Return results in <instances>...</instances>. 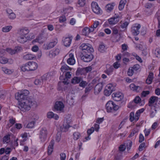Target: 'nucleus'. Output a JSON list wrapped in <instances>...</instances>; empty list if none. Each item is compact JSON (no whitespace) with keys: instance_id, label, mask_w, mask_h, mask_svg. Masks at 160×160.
I'll return each instance as SVG.
<instances>
[{"instance_id":"f257e3e1","label":"nucleus","mask_w":160,"mask_h":160,"mask_svg":"<svg viewBox=\"0 0 160 160\" xmlns=\"http://www.w3.org/2000/svg\"><path fill=\"white\" fill-rule=\"evenodd\" d=\"M37 106V102L33 99L29 98L21 101L18 108L21 111L25 112L30 110L32 107L36 108Z\"/></svg>"},{"instance_id":"f03ea898","label":"nucleus","mask_w":160,"mask_h":160,"mask_svg":"<svg viewBox=\"0 0 160 160\" xmlns=\"http://www.w3.org/2000/svg\"><path fill=\"white\" fill-rule=\"evenodd\" d=\"M106 108L108 112H113L117 110L119 107L112 101H109L106 104Z\"/></svg>"},{"instance_id":"7ed1b4c3","label":"nucleus","mask_w":160,"mask_h":160,"mask_svg":"<svg viewBox=\"0 0 160 160\" xmlns=\"http://www.w3.org/2000/svg\"><path fill=\"white\" fill-rule=\"evenodd\" d=\"M22 50V48L21 46H17L15 47L14 49H12L11 48H7L6 51L9 53L13 55L19 53Z\"/></svg>"},{"instance_id":"20e7f679","label":"nucleus","mask_w":160,"mask_h":160,"mask_svg":"<svg viewBox=\"0 0 160 160\" xmlns=\"http://www.w3.org/2000/svg\"><path fill=\"white\" fill-rule=\"evenodd\" d=\"M90 70V66H88L85 68H78L76 72L77 75H86Z\"/></svg>"},{"instance_id":"39448f33","label":"nucleus","mask_w":160,"mask_h":160,"mask_svg":"<svg viewBox=\"0 0 160 160\" xmlns=\"http://www.w3.org/2000/svg\"><path fill=\"white\" fill-rule=\"evenodd\" d=\"M140 28L141 25L140 24L136 23L134 24L131 28L132 34L134 35H138L140 33Z\"/></svg>"},{"instance_id":"423d86ee","label":"nucleus","mask_w":160,"mask_h":160,"mask_svg":"<svg viewBox=\"0 0 160 160\" xmlns=\"http://www.w3.org/2000/svg\"><path fill=\"white\" fill-rule=\"evenodd\" d=\"M64 105L63 102L60 101H57L54 105L55 109L60 112H63Z\"/></svg>"},{"instance_id":"0eeeda50","label":"nucleus","mask_w":160,"mask_h":160,"mask_svg":"<svg viewBox=\"0 0 160 160\" xmlns=\"http://www.w3.org/2000/svg\"><path fill=\"white\" fill-rule=\"evenodd\" d=\"M140 114L138 111L136 112L135 115L134 113L133 112H132L130 113L129 115V120L131 122H132L134 121L135 122L137 121L139 119Z\"/></svg>"},{"instance_id":"6e6552de","label":"nucleus","mask_w":160,"mask_h":160,"mask_svg":"<svg viewBox=\"0 0 160 160\" xmlns=\"http://www.w3.org/2000/svg\"><path fill=\"white\" fill-rule=\"evenodd\" d=\"M112 97L113 99L116 101H121L123 98V95L121 92H115L112 94Z\"/></svg>"},{"instance_id":"1a4fd4ad","label":"nucleus","mask_w":160,"mask_h":160,"mask_svg":"<svg viewBox=\"0 0 160 160\" xmlns=\"http://www.w3.org/2000/svg\"><path fill=\"white\" fill-rule=\"evenodd\" d=\"M47 134L46 129L45 128H42L40 131L39 138L42 142L44 141L46 139Z\"/></svg>"},{"instance_id":"9d476101","label":"nucleus","mask_w":160,"mask_h":160,"mask_svg":"<svg viewBox=\"0 0 160 160\" xmlns=\"http://www.w3.org/2000/svg\"><path fill=\"white\" fill-rule=\"evenodd\" d=\"M58 43V40L57 39H54L52 42L49 43L44 44V48L46 50L49 49L55 46Z\"/></svg>"},{"instance_id":"9b49d317","label":"nucleus","mask_w":160,"mask_h":160,"mask_svg":"<svg viewBox=\"0 0 160 160\" xmlns=\"http://www.w3.org/2000/svg\"><path fill=\"white\" fill-rule=\"evenodd\" d=\"M32 38H30V37L19 35L17 38V41L19 43H24Z\"/></svg>"},{"instance_id":"f8f14e48","label":"nucleus","mask_w":160,"mask_h":160,"mask_svg":"<svg viewBox=\"0 0 160 160\" xmlns=\"http://www.w3.org/2000/svg\"><path fill=\"white\" fill-rule=\"evenodd\" d=\"M29 32V31L28 29L27 28H22L18 30V35L30 37L28 35Z\"/></svg>"},{"instance_id":"ddd939ff","label":"nucleus","mask_w":160,"mask_h":160,"mask_svg":"<svg viewBox=\"0 0 160 160\" xmlns=\"http://www.w3.org/2000/svg\"><path fill=\"white\" fill-rule=\"evenodd\" d=\"M118 15L114 16L108 20V22L110 25H114L116 24L119 21Z\"/></svg>"},{"instance_id":"4468645a","label":"nucleus","mask_w":160,"mask_h":160,"mask_svg":"<svg viewBox=\"0 0 160 160\" xmlns=\"http://www.w3.org/2000/svg\"><path fill=\"white\" fill-rule=\"evenodd\" d=\"M72 39V36L63 38L62 40L64 45L67 47L69 46L71 44Z\"/></svg>"},{"instance_id":"2eb2a0df","label":"nucleus","mask_w":160,"mask_h":160,"mask_svg":"<svg viewBox=\"0 0 160 160\" xmlns=\"http://www.w3.org/2000/svg\"><path fill=\"white\" fill-rule=\"evenodd\" d=\"M158 97L154 96H152L149 98L148 102V106L151 107V109H152L153 108L155 107L152 104L154 103L156 101H158Z\"/></svg>"},{"instance_id":"dca6fc26","label":"nucleus","mask_w":160,"mask_h":160,"mask_svg":"<svg viewBox=\"0 0 160 160\" xmlns=\"http://www.w3.org/2000/svg\"><path fill=\"white\" fill-rule=\"evenodd\" d=\"M103 87L102 83H99L97 84L94 89V93L95 95L98 94L102 90Z\"/></svg>"},{"instance_id":"f3484780","label":"nucleus","mask_w":160,"mask_h":160,"mask_svg":"<svg viewBox=\"0 0 160 160\" xmlns=\"http://www.w3.org/2000/svg\"><path fill=\"white\" fill-rule=\"evenodd\" d=\"M129 87L131 90L137 92H139L141 91L142 89V88L141 87L136 86L133 83L130 84Z\"/></svg>"},{"instance_id":"a211bd4d","label":"nucleus","mask_w":160,"mask_h":160,"mask_svg":"<svg viewBox=\"0 0 160 160\" xmlns=\"http://www.w3.org/2000/svg\"><path fill=\"white\" fill-rule=\"evenodd\" d=\"M28 63L30 71H34L37 68L38 65L36 62L33 61H30Z\"/></svg>"},{"instance_id":"6ab92c4d","label":"nucleus","mask_w":160,"mask_h":160,"mask_svg":"<svg viewBox=\"0 0 160 160\" xmlns=\"http://www.w3.org/2000/svg\"><path fill=\"white\" fill-rule=\"evenodd\" d=\"M69 58L67 60L68 64L71 65H74L75 62V61L74 57V55L72 53L69 54Z\"/></svg>"},{"instance_id":"aec40b11","label":"nucleus","mask_w":160,"mask_h":160,"mask_svg":"<svg viewBox=\"0 0 160 160\" xmlns=\"http://www.w3.org/2000/svg\"><path fill=\"white\" fill-rule=\"evenodd\" d=\"M54 143V140H52L49 143L48 148V155H51L53 151V146Z\"/></svg>"},{"instance_id":"412c9836","label":"nucleus","mask_w":160,"mask_h":160,"mask_svg":"<svg viewBox=\"0 0 160 160\" xmlns=\"http://www.w3.org/2000/svg\"><path fill=\"white\" fill-rule=\"evenodd\" d=\"M59 52V50L58 49L56 48L55 50H51L49 53V56L52 58L55 57L56 55H58Z\"/></svg>"},{"instance_id":"4be33fe9","label":"nucleus","mask_w":160,"mask_h":160,"mask_svg":"<svg viewBox=\"0 0 160 160\" xmlns=\"http://www.w3.org/2000/svg\"><path fill=\"white\" fill-rule=\"evenodd\" d=\"M80 48L82 50H86L89 53L90 51V47L89 44H87L86 43H83L81 44L80 47Z\"/></svg>"},{"instance_id":"5701e85b","label":"nucleus","mask_w":160,"mask_h":160,"mask_svg":"<svg viewBox=\"0 0 160 160\" xmlns=\"http://www.w3.org/2000/svg\"><path fill=\"white\" fill-rule=\"evenodd\" d=\"M35 58L36 56L30 53L26 54L23 57V59L26 60H32Z\"/></svg>"},{"instance_id":"b1692460","label":"nucleus","mask_w":160,"mask_h":160,"mask_svg":"<svg viewBox=\"0 0 160 160\" xmlns=\"http://www.w3.org/2000/svg\"><path fill=\"white\" fill-rule=\"evenodd\" d=\"M16 98L18 101H22L25 100L27 98L22 94L20 92H18L17 93L16 95Z\"/></svg>"},{"instance_id":"393cba45","label":"nucleus","mask_w":160,"mask_h":160,"mask_svg":"<svg viewBox=\"0 0 160 160\" xmlns=\"http://www.w3.org/2000/svg\"><path fill=\"white\" fill-rule=\"evenodd\" d=\"M113 68L112 66H107V69L105 72L108 75H110L113 71Z\"/></svg>"},{"instance_id":"a878e982","label":"nucleus","mask_w":160,"mask_h":160,"mask_svg":"<svg viewBox=\"0 0 160 160\" xmlns=\"http://www.w3.org/2000/svg\"><path fill=\"white\" fill-rule=\"evenodd\" d=\"M28 66V63L27 62L25 64L22 65L20 67V68L22 71L24 72L30 71V70Z\"/></svg>"},{"instance_id":"bb28decb","label":"nucleus","mask_w":160,"mask_h":160,"mask_svg":"<svg viewBox=\"0 0 160 160\" xmlns=\"http://www.w3.org/2000/svg\"><path fill=\"white\" fill-rule=\"evenodd\" d=\"M90 32V29L87 27L84 28L82 32V34L85 36H88Z\"/></svg>"},{"instance_id":"cd10ccee","label":"nucleus","mask_w":160,"mask_h":160,"mask_svg":"<svg viewBox=\"0 0 160 160\" xmlns=\"http://www.w3.org/2000/svg\"><path fill=\"white\" fill-rule=\"evenodd\" d=\"M12 28V26L11 25L5 26L2 28V31L4 32H9Z\"/></svg>"},{"instance_id":"c85d7f7f","label":"nucleus","mask_w":160,"mask_h":160,"mask_svg":"<svg viewBox=\"0 0 160 160\" xmlns=\"http://www.w3.org/2000/svg\"><path fill=\"white\" fill-rule=\"evenodd\" d=\"M9 18L10 19H14L16 18L15 14L12 12V11H7Z\"/></svg>"},{"instance_id":"c756f323","label":"nucleus","mask_w":160,"mask_h":160,"mask_svg":"<svg viewBox=\"0 0 160 160\" xmlns=\"http://www.w3.org/2000/svg\"><path fill=\"white\" fill-rule=\"evenodd\" d=\"M68 82L64 81L62 82H59L58 84V90L59 91L62 90L63 85L64 84H68Z\"/></svg>"},{"instance_id":"7c9ffc66","label":"nucleus","mask_w":160,"mask_h":160,"mask_svg":"<svg viewBox=\"0 0 160 160\" xmlns=\"http://www.w3.org/2000/svg\"><path fill=\"white\" fill-rule=\"evenodd\" d=\"M90 55L86 54L83 55L81 57V59L84 62H90Z\"/></svg>"},{"instance_id":"2f4dec72","label":"nucleus","mask_w":160,"mask_h":160,"mask_svg":"<svg viewBox=\"0 0 160 160\" xmlns=\"http://www.w3.org/2000/svg\"><path fill=\"white\" fill-rule=\"evenodd\" d=\"M67 102L70 105H73L74 102V99L71 96L70 97L69 95L67 96Z\"/></svg>"},{"instance_id":"473e14b6","label":"nucleus","mask_w":160,"mask_h":160,"mask_svg":"<svg viewBox=\"0 0 160 160\" xmlns=\"http://www.w3.org/2000/svg\"><path fill=\"white\" fill-rule=\"evenodd\" d=\"M126 0H121L120 2L118 8L119 10H122L123 9L125 4L126 3Z\"/></svg>"},{"instance_id":"72a5a7b5","label":"nucleus","mask_w":160,"mask_h":160,"mask_svg":"<svg viewBox=\"0 0 160 160\" xmlns=\"http://www.w3.org/2000/svg\"><path fill=\"white\" fill-rule=\"evenodd\" d=\"M81 136V134L78 132H75L73 133V138L75 140H77L79 139Z\"/></svg>"},{"instance_id":"f704fd0d","label":"nucleus","mask_w":160,"mask_h":160,"mask_svg":"<svg viewBox=\"0 0 160 160\" xmlns=\"http://www.w3.org/2000/svg\"><path fill=\"white\" fill-rule=\"evenodd\" d=\"M81 80V78H80L74 77L72 78L71 81V83L73 84L78 83L80 82Z\"/></svg>"},{"instance_id":"c9c22d12","label":"nucleus","mask_w":160,"mask_h":160,"mask_svg":"<svg viewBox=\"0 0 160 160\" xmlns=\"http://www.w3.org/2000/svg\"><path fill=\"white\" fill-rule=\"evenodd\" d=\"M91 6L92 10H99L100 9L97 3L95 2H92Z\"/></svg>"},{"instance_id":"e433bc0d","label":"nucleus","mask_w":160,"mask_h":160,"mask_svg":"<svg viewBox=\"0 0 160 160\" xmlns=\"http://www.w3.org/2000/svg\"><path fill=\"white\" fill-rule=\"evenodd\" d=\"M8 59L7 58L3 57V55L0 57V62L5 64L8 62Z\"/></svg>"},{"instance_id":"4c0bfd02","label":"nucleus","mask_w":160,"mask_h":160,"mask_svg":"<svg viewBox=\"0 0 160 160\" xmlns=\"http://www.w3.org/2000/svg\"><path fill=\"white\" fill-rule=\"evenodd\" d=\"M105 45L101 43L99 45V47L98 48V50L101 52H103L105 51Z\"/></svg>"},{"instance_id":"58836bf2","label":"nucleus","mask_w":160,"mask_h":160,"mask_svg":"<svg viewBox=\"0 0 160 160\" xmlns=\"http://www.w3.org/2000/svg\"><path fill=\"white\" fill-rule=\"evenodd\" d=\"M2 69L3 72L7 74H11L12 72V70L9 69L5 67H2Z\"/></svg>"},{"instance_id":"ea45409f","label":"nucleus","mask_w":160,"mask_h":160,"mask_svg":"<svg viewBox=\"0 0 160 160\" xmlns=\"http://www.w3.org/2000/svg\"><path fill=\"white\" fill-rule=\"evenodd\" d=\"M70 127V126L67 123H64L62 127L61 131L63 132L67 131Z\"/></svg>"},{"instance_id":"a19ab883","label":"nucleus","mask_w":160,"mask_h":160,"mask_svg":"<svg viewBox=\"0 0 160 160\" xmlns=\"http://www.w3.org/2000/svg\"><path fill=\"white\" fill-rule=\"evenodd\" d=\"M115 6L114 3L112 4H108L106 6V8L107 10H112L114 9V7Z\"/></svg>"},{"instance_id":"79ce46f5","label":"nucleus","mask_w":160,"mask_h":160,"mask_svg":"<svg viewBox=\"0 0 160 160\" xmlns=\"http://www.w3.org/2000/svg\"><path fill=\"white\" fill-rule=\"evenodd\" d=\"M87 132L88 134V136L85 137L82 140V141L83 142H86L87 141L89 140L90 139L89 136L90 135V129H88Z\"/></svg>"},{"instance_id":"37998d69","label":"nucleus","mask_w":160,"mask_h":160,"mask_svg":"<svg viewBox=\"0 0 160 160\" xmlns=\"http://www.w3.org/2000/svg\"><path fill=\"white\" fill-rule=\"evenodd\" d=\"M153 53L157 57L160 58V49L159 48H157Z\"/></svg>"},{"instance_id":"c03bdc74","label":"nucleus","mask_w":160,"mask_h":160,"mask_svg":"<svg viewBox=\"0 0 160 160\" xmlns=\"http://www.w3.org/2000/svg\"><path fill=\"white\" fill-rule=\"evenodd\" d=\"M19 92H20L21 93V94L23 95L24 97H25L26 98H27V96L29 93V91L27 90H22Z\"/></svg>"},{"instance_id":"a18cd8bd","label":"nucleus","mask_w":160,"mask_h":160,"mask_svg":"<svg viewBox=\"0 0 160 160\" xmlns=\"http://www.w3.org/2000/svg\"><path fill=\"white\" fill-rule=\"evenodd\" d=\"M60 69L62 72H65V71L71 69V68L67 65L65 64L62 66Z\"/></svg>"},{"instance_id":"49530a36","label":"nucleus","mask_w":160,"mask_h":160,"mask_svg":"<svg viewBox=\"0 0 160 160\" xmlns=\"http://www.w3.org/2000/svg\"><path fill=\"white\" fill-rule=\"evenodd\" d=\"M132 141L130 140H128L127 142L126 147L127 150H129L131 148L132 145Z\"/></svg>"},{"instance_id":"de8ad7c7","label":"nucleus","mask_w":160,"mask_h":160,"mask_svg":"<svg viewBox=\"0 0 160 160\" xmlns=\"http://www.w3.org/2000/svg\"><path fill=\"white\" fill-rule=\"evenodd\" d=\"M152 110L150 111V116L151 118H153L155 115V114L157 112V110L155 108H153L152 109H151Z\"/></svg>"},{"instance_id":"09e8293b","label":"nucleus","mask_w":160,"mask_h":160,"mask_svg":"<svg viewBox=\"0 0 160 160\" xmlns=\"http://www.w3.org/2000/svg\"><path fill=\"white\" fill-rule=\"evenodd\" d=\"M134 72V70H133V68L131 67L128 69L127 74L128 75L130 76H132Z\"/></svg>"},{"instance_id":"8fccbe9b","label":"nucleus","mask_w":160,"mask_h":160,"mask_svg":"<svg viewBox=\"0 0 160 160\" xmlns=\"http://www.w3.org/2000/svg\"><path fill=\"white\" fill-rule=\"evenodd\" d=\"M35 122L34 121H32L29 123L27 125L26 127L27 128H33L34 126Z\"/></svg>"},{"instance_id":"3c124183","label":"nucleus","mask_w":160,"mask_h":160,"mask_svg":"<svg viewBox=\"0 0 160 160\" xmlns=\"http://www.w3.org/2000/svg\"><path fill=\"white\" fill-rule=\"evenodd\" d=\"M112 92L111 91H110V89L108 90L106 88H105L104 91V94L106 96H109Z\"/></svg>"},{"instance_id":"603ef678","label":"nucleus","mask_w":160,"mask_h":160,"mask_svg":"<svg viewBox=\"0 0 160 160\" xmlns=\"http://www.w3.org/2000/svg\"><path fill=\"white\" fill-rule=\"evenodd\" d=\"M34 84L37 85H41L42 84V80L40 78L39 79H36L34 82Z\"/></svg>"},{"instance_id":"864d4df0","label":"nucleus","mask_w":160,"mask_h":160,"mask_svg":"<svg viewBox=\"0 0 160 160\" xmlns=\"http://www.w3.org/2000/svg\"><path fill=\"white\" fill-rule=\"evenodd\" d=\"M150 93V92L149 91H143L141 93V97H145L147 95H148Z\"/></svg>"},{"instance_id":"5fc2aeb1","label":"nucleus","mask_w":160,"mask_h":160,"mask_svg":"<svg viewBox=\"0 0 160 160\" xmlns=\"http://www.w3.org/2000/svg\"><path fill=\"white\" fill-rule=\"evenodd\" d=\"M129 23L127 22H125L121 24L120 26L122 29H125L128 26Z\"/></svg>"},{"instance_id":"6e6d98bb","label":"nucleus","mask_w":160,"mask_h":160,"mask_svg":"<svg viewBox=\"0 0 160 160\" xmlns=\"http://www.w3.org/2000/svg\"><path fill=\"white\" fill-rule=\"evenodd\" d=\"M105 88L108 90L110 89V91L112 92L113 91L114 87L112 84H109L106 86Z\"/></svg>"},{"instance_id":"4d7b16f0","label":"nucleus","mask_w":160,"mask_h":160,"mask_svg":"<svg viewBox=\"0 0 160 160\" xmlns=\"http://www.w3.org/2000/svg\"><path fill=\"white\" fill-rule=\"evenodd\" d=\"M78 4L80 6H83L85 4V0H78Z\"/></svg>"},{"instance_id":"13d9d810","label":"nucleus","mask_w":160,"mask_h":160,"mask_svg":"<svg viewBox=\"0 0 160 160\" xmlns=\"http://www.w3.org/2000/svg\"><path fill=\"white\" fill-rule=\"evenodd\" d=\"M59 22L60 23L63 22L66 20V19L64 16H62L59 17Z\"/></svg>"},{"instance_id":"bf43d9fd","label":"nucleus","mask_w":160,"mask_h":160,"mask_svg":"<svg viewBox=\"0 0 160 160\" xmlns=\"http://www.w3.org/2000/svg\"><path fill=\"white\" fill-rule=\"evenodd\" d=\"M10 139V136L6 135L5 136L3 139V142H6L7 143L9 141Z\"/></svg>"},{"instance_id":"052dcab7","label":"nucleus","mask_w":160,"mask_h":160,"mask_svg":"<svg viewBox=\"0 0 160 160\" xmlns=\"http://www.w3.org/2000/svg\"><path fill=\"white\" fill-rule=\"evenodd\" d=\"M53 115H54V113L52 112H48L47 114V117L48 118H52Z\"/></svg>"},{"instance_id":"680f3d73","label":"nucleus","mask_w":160,"mask_h":160,"mask_svg":"<svg viewBox=\"0 0 160 160\" xmlns=\"http://www.w3.org/2000/svg\"><path fill=\"white\" fill-rule=\"evenodd\" d=\"M145 144L144 142L141 143L138 148L139 151H142L143 149V148L145 147Z\"/></svg>"},{"instance_id":"e2e57ef3","label":"nucleus","mask_w":160,"mask_h":160,"mask_svg":"<svg viewBox=\"0 0 160 160\" xmlns=\"http://www.w3.org/2000/svg\"><path fill=\"white\" fill-rule=\"evenodd\" d=\"M88 84V83L86 81H82L79 84L80 86L84 88L85 86Z\"/></svg>"},{"instance_id":"0e129e2a","label":"nucleus","mask_w":160,"mask_h":160,"mask_svg":"<svg viewBox=\"0 0 160 160\" xmlns=\"http://www.w3.org/2000/svg\"><path fill=\"white\" fill-rule=\"evenodd\" d=\"M138 132V130L136 129H133L129 135V137H131L134 136L135 134L137 133Z\"/></svg>"},{"instance_id":"69168bd1","label":"nucleus","mask_w":160,"mask_h":160,"mask_svg":"<svg viewBox=\"0 0 160 160\" xmlns=\"http://www.w3.org/2000/svg\"><path fill=\"white\" fill-rule=\"evenodd\" d=\"M119 150L120 151H124L126 148V146L125 145H121L119 147Z\"/></svg>"},{"instance_id":"338daca9","label":"nucleus","mask_w":160,"mask_h":160,"mask_svg":"<svg viewBox=\"0 0 160 160\" xmlns=\"http://www.w3.org/2000/svg\"><path fill=\"white\" fill-rule=\"evenodd\" d=\"M47 74H44L42 77L40 78L42 80V83L44 82H46V81L47 80Z\"/></svg>"},{"instance_id":"774afa93","label":"nucleus","mask_w":160,"mask_h":160,"mask_svg":"<svg viewBox=\"0 0 160 160\" xmlns=\"http://www.w3.org/2000/svg\"><path fill=\"white\" fill-rule=\"evenodd\" d=\"M9 122L10 126H11L15 123V119L13 118H11L9 120Z\"/></svg>"}]
</instances>
